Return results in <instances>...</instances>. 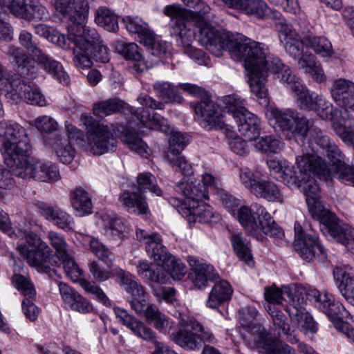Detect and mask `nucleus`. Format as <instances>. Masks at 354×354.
Returning a JSON list of instances; mask_svg holds the SVG:
<instances>
[{
    "mask_svg": "<svg viewBox=\"0 0 354 354\" xmlns=\"http://www.w3.org/2000/svg\"><path fill=\"white\" fill-rule=\"evenodd\" d=\"M239 319L241 324L245 328H249V333L252 335V341L254 345L257 348V342L255 339V337L252 330L254 327L257 326H261L263 327L261 324H254L253 321L255 319L257 315V310L254 307L252 306H245L241 308L239 311Z\"/></svg>",
    "mask_w": 354,
    "mask_h": 354,
    "instance_id": "nucleus-58",
    "label": "nucleus"
},
{
    "mask_svg": "<svg viewBox=\"0 0 354 354\" xmlns=\"http://www.w3.org/2000/svg\"><path fill=\"white\" fill-rule=\"evenodd\" d=\"M297 180L299 182L297 187L306 196V202L313 218L319 222L321 227L324 223H328L335 214L326 209L319 201V189L315 178L300 171L299 174L295 176V180Z\"/></svg>",
    "mask_w": 354,
    "mask_h": 354,
    "instance_id": "nucleus-12",
    "label": "nucleus"
},
{
    "mask_svg": "<svg viewBox=\"0 0 354 354\" xmlns=\"http://www.w3.org/2000/svg\"><path fill=\"white\" fill-rule=\"evenodd\" d=\"M123 109L129 110L132 114L136 117L138 113H142L145 111L143 109L138 112V110H135L132 106H129L122 100L118 99H111L109 100L103 101L97 104L94 105L93 112L94 114L100 118H104L109 115L115 113ZM138 119V118H136ZM139 122L140 121L137 120Z\"/></svg>",
    "mask_w": 354,
    "mask_h": 354,
    "instance_id": "nucleus-38",
    "label": "nucleus"
},
{
    "mask_svg": "<svg viewBox=\"0 0 354 354\" xmlns=\"http://www.w3.org/2000/svg\"><path fill=\"white\" fill-rule=\"evenodd\" d=\"M124 22L129 32L138 34L139 37H143L145 40L147 38H149V37L152 34L151 31L149 29L148 24L138 17H127Z\"/></svg>",
    "mask_w": 354,
    "mask_h": 354,
    "instance_id": "nucleus-61",
    "label": "nucleus"
},
{
    "mask_svg": "<svg viewBox=\"0 0 354 354\" xmlns=\"http://www.w3.org/2000/svg\"><path fill=\"white\" fill-rule=\"evenodd\" d=\"M198 41L214 56L220 57L223 50H227L233 59L243 61L244 66L249 67L254 63L252 56H261L266 50V48L259 42L240 35L219 32L208 24L200 28Z\"/></svg>",
    "mask_w": 354,
    "mask_h": 354,
    "instance_id": "nucleus-1",
    "label": "nucleus"
},
{
    "mask_svg": "<svg viewBox=\"0 0 354 354\" xmlns=\"http://www.w3.org/2000/svg\"><path fill=\"white\" fill-rule=\"evenodd\" d=\"M183 217L189 223L198 221L201 223H216L221 220L218 213L208 204L199 201L192 205L191 209H184Z\"/></svg>",
    "mask_w": 354,
    "mask_h": 354,
    "instance_id": "nucleus-30",
    "label": "nucleus"
},
{
    "mask_svg": "<svg viewBox=\"0 0 354 354\" xmlns=\"http://www.w3.org/2000/svg\"><path fill=\"white\" fill-rule=\"evenodd\" d=\"M123 139L131 150L134 151L143 158H147L149 156L151 151L149 147L138 134L127 131Z\"/></svg>",
    "mask_w": 354,
    "mask_h": 354,
    "instance_id": "nucleus-59",
    "label": "nucleus"
},
{
    "mask_svg": "<svg viewBox=\"0 0 354 354\" xmlns=\"http://www.w3.org/2000/svg\"><path fill=\"white\" fill-rule=\"evenodd\" d=\"M12 282L15 286L21 292L25 299L22 301V310L26 317L31 322L35 321L39 315V310L33 302L36 292L32 283L21 274H14Z\"/></svg>",
    "mask_w": 354,
    "mask_h": 354,
    "instance_id": "nucleus-24",
    "label": "nucleus"
},
{
    "mask_svg": "<svg viewBox=\"0 0 354 354\" xmlns=\"http://www.w3.org/2000/svg\"><path fill=\"white\" fill-rule=\"evenodd\" d=\"M114 313L119 321L137 337L153 344L154 351L152 354H177L164 342H159L156 333L145 323L132 316L120 308H114Z\"/></svg>",
    "mask_w": 354,
    "mask_h": 354,
    "instance_id": "nucleus-16",
    "label": "nucleus"
},
{
    "mask_svg": "<svg viewBox=\"0 0 354 354\" xmlns=\"http://www.w3.org/2000/svg\"><path fill=\"white\" fill-rule=\"evenodd\" d=\"M116 274L120 280V285L133 297H145V292L143 286L129 272L122 269L117 270Z\"/></svg>",
    "mask_w": 354,
    "mask_h": 354,
    "instance_id": "nucleus-50",
    "label": "nucleus"
},
{
    "mask_svg": "<svg viewBox=\"0 0 354 354\" xmlns=\"http://www.w3.org/2000/svg\"><path fill=\"white\" fill-rule=\"evenodd\" d=\"M196 120L199 124L207 130L219 129L223 131L229 138L235 137L234 131L225 123L219 106L213 102L209 96L201 99L193 105Z\"/></svg>",
    "mask_w": 354,
    "mask_h": 354,
    "instance_id": "nucleus-13",
    "label": "nucleus"
},
{
    "mask_svg": "<svg viewBox=\"0 0 354 354\" xmlns=\"http://www.w3.org/2000/svg\"><path fill=\"white\" fill-rule=\"evenodd\" d=\"M176 193L183 195L187 201L196 203L203 199H208L207 192L200 180L192 177H185L174 186Z\"/></svg>",
    "mask_w": 354,
    "mask_h": 354,
    "instance_id": "nucleus-32",
    "label": "nucleus"
},
{
    "mask_svg": "<svg viewBox=\"0 0 354 354\" xmlns=\"http://www.w3.org/2000/svg\"><path fill=\"white\" fill-rule=\"evenodd\" d=\"M294 248L299 256L306 261L317 259L324 261L327 256L318 237L315 234L306 233L299 223L295 222Z\"/></svg>",
    "mask_w": 354,
    "mask_h": 354,
    "instance_id": "nucleus-19",
    "label": "nucleus"
},
{
    "mask_svg": "<svg viewBox=\"0 0 354 354\" xmlns=\"http://www.w3.org/2000/svg\"><path fill=\"white\" fill-rule=\"evenodd\" d=\"M82 121L86 130L87 151L100 156L115 150L117 139L113 135V125L101 124L88 115L82 116Z\"/></svg>",
    "mask_w": 354,
    "mask_h": 354,
    "instance_id": "nucleus-10",
    "label": "nucleus"
},
{
    "mask_svg": "<svg viewBox=\"0 0 354 354\" xmlns=\"http://www.w3.org/2000/svg\"><path fill=\"white\" fill-rule=\"evenodd\" d=\"M286 289V292L292 297V308L286 309L290 319L297 322L298 328L305 334H315L318 331V325L304 308V296H301L293 286Z\"/></svg>",
    "mask_w": 354,
    "mask_h": 354,
    "instance_id": "nucleus-21",
    "label": "nucleus"
},
{
    "mask_svg": "<svg viewBox=\"0 0 354 354\" xmlns=\"http://www.w3.org/2000/svg\"><path fill=\"white\" fill-rule=\"evenodd\" d=\"M171 339L185 350L195 351L201 348V339L197 333L185 328L173 332L171 334Z\"/></svg>",
    "mask_w": 354,
    "mask_h": 354,
    "instance_id": "nucleus-44",
    "label": "nucleus"
},
{
    "mask_svg": "<svg viewBox=\"0 0 354 354\" xmlns=\"http://www.w3.org/2000/svg\"><path fill=\"white\" fill-rule=\"evenodd\" d=\"M57 265L59 266L62 264L63 268L67 276L71 278L73 281H77L82 275V270L78 267L76 262L73 259L71 253L68 254V257H61L57 259Z\"/></svg>",
    "mask_w": 354,
    "mask_h": 354,
    "instance_id": "nucleus-64",
    "label": "nucleus"
},
{
    "mask_svg": "<svg viewBox=\"0 0 354 354\" xmlns=\"http://www.w3.org/2000/svg\"><path fill=\"white\" fill-rule=\"evenodd\" d=\"M297 163L300 171L309 176H317L320 180L328 181L332 178L338 179L341 183L354 186V165L350 166L344 160L329 167L320 157L313 154L298 156Z\"/></svg>",
    "mask_w": 354,
    "mask_h": 354,
    "instance_id": "nucleus-8",
    "label": "nucleus"
},
{
    "mask_svg": "<svg viewBox=\"0 0 354 354\" xmlns=\"http://www.w3.org/2000/svg\"><path fill=\"white\" fill-rule=\"evenodd\" d=\"M58 286L64 304L71 310L82 314L88 313L93 310L91 303L75 289L63 282H60Z\"/></svg>",
    "mask_w": 354,
    "mask_h": 354,
    "instance_id": "nucleus-29",
    "label": "nucleus"
},
{
    "mask_svg": "<svg viewBox=\"0 0 354 354\" xmlns=\"http://www.w3.org/2000/svg\"><path fill=\"white\" fill-rule=\"evenodd\" d=\"M237 219L240 224L243 227L245 232L249 234L250 231L252 230V226H257L255 220L257 214H254V204L251 207L248 206H241L236 211Z\"/></svg>",
    "mask_w": 354,
    "mask_h": 354,
    "instance_id": "nucleus-62",
    "label": "nucleus"
},
{
    "mask_svg": "<svg viewBox=\"0 0 354 354\" xmlns=\"http://www.w3.org/2000/svg\"><path fill=\"white\" fill-rule=\"evenodd\" d=\"M71 205L80 216L91 214L92 203L88 192L82 187H76L71 192Z\"/></svg>",
    "mask_w": 354,
    "mask_h": 354,
    "instance_id": "nucleus-45",
    "label": "nucleus"
},
{
    "mask_svg": "<svg viewBox=\"0 0 354 354\" xmlns=\"http://www.w3.org/2000/svg\"><path fill=\"white\" fill-rule=\"evenodd\" d=\"M137 184L138 185L133 184L131 187L140 192L141 190H149L158 196L162 194V191L157 185L155 176L149 172L140 174L137 177Z\"/></svg>",
    "mask_w": 354,
    "mask_h": 354,
    "instance_id": "nucleus-56",
    "label": "nucleus"
},
{
    "mask_svg": "<svg viewBox=\"0 0 354 354\" xmlns=\"http://www.w3.org/2000/svg\"><path fill=\"white\" fill-rule=\"evenodd\" d=\"M252 194L271 202H283V197L276 183L267 180H259Z\"/></svg>",
    "mask_w": 354,
    "mask_h": 354,
    "instance_id": "nucleus-41",
    "label": "nucleus"
},
{
    "mask_svg": "<svg viewBox=\"0 0 354 354\" xmlns=\"http://www.w3.org/2000/svg\"><path fill=\"white\" fill-rule=\"evenodd\" d=\"M1 151L5 164L10 169L28 158L31 146L27 131L18 123L0 121Z\"/></svg>",
    "mask_w": 354,
    "mask_h": 354,
    "instance_id": "nucleus-6",
    "label": "nucleus"
},
{
    "mask_svg": "<svg viewBox=\"0 0 354 354\" xmlns=\"http://www.w3.org/2000/svg\"><path fill=\"white\" fill-rule=\"evenodd\" d=\"M304 42L307 47L322 57H331L334 54L331 42L325 37L308 34L304 37Z\"/></svg>",
    "mask_w": 354,
    "mask_h": 354,
    "instance_id": "nucleus-46",
    "label": "nucleus"
},
{
    "mask_svg": "<svg viewBox=\"0 0 354 354\" xmlns=\"http://www.w3.org/2000/svg\"><path fill=\"white\" fill-rule=\"evenodd\" d=\"M52 41H56L63 48L71 49L74 66L82 70L92 66L90 51L93 46L99 45L102 40L95 28L84 25V22H82L69 24L66 37L64 35H55Z\"/></svg>",
    "mask_w": 354,
    "mask_h": 354,
    "instance_id": "nucleus-3",
    "label": "nucleus"
},
{
    "mask_svg": "<svg viewBox=\"0 0 354 354\" xmlns=\"http://www.w3.org/2000/svg\"><path fill=\"white\" fill-rule=\"evenodd\" d=\"M283 147V142L272 136H262L255 143L257 151L277 153Z\"/></svg>",
    "mask_w": 354,
    "mask_h": 354,
    "instance_id": "nucleus-63",
    "label": "nucleus"
},
{
    "mask_svg": "<svg viewBox=\"0 0 354 354\" xmlns=\"http://www.w3.org/2000/svg\"><path fill=\"white\" fill-rule=\"evenodd\" d=\"M321 227L322 231L326 230L335 240L342 245L348 246L354 244V232L350 230L346 225L337 219L335 215Z\"/></svg>",
    "mask_w": 354,
    "mask_h": 354,
    "instance_id": "nucleus-35",
    "label": "nucleus"
},
{
    "mask_svg": "<svg viewBox=\"0 0 354 354\" xmlns=\"http://www.w3.org/2000/svg\"><path fill=\"white\" fill-rule=\"evenodd\" d=\"M280 39L286 52L295 59L304 53V37L301 39L295 31L286 28L281 32Z\"/></svg>",
    "mask_w": 354,
    "mask_h": 354,
    "instance_id": "nucleus-40",
    "label": "nucleus"
},
{
    "mask_svg": "<svg viewBox=\"0 0 354 354\" xmlns=\"http://www.w3.org/2000/svg\"><path fill=\"white\" fill-rule=\"evenodd\" d=\"M15 176L23 179L33 178L42 182H53L60 178L58 168L50 162L41 160L25 161L11 169Z\"/></svg>",
    "mask_w": 354,
    "mask_h": 354,
    "instance_id": "nucleus-18",
    "label": "nucleus"
},
{
    "mask_svg": "<svg viewBox=\"0 0 354 354\" xmlns=\"http://www.w3.org/2000/svg\"><path fill=\"white\" fill-rule=\"evenodd\" d=\"M297 157L296 158V159ZM296 164H297L296 162ZM267 165L270 170L274 174L279 175L282 180H287L289 183V178L292 180L294 185L297 187L298 180H295L297 174H299L300 169L297 167L298 171H292L290 167L286 165V162H282L277 159H270L267 161ZM298 166V165H297Z\"/></svg>",
    "mask_w": 354,
    "mask_h": 354,
    "instance_id": "nucleus-52",
    "label": "nucleus"
},
{
    "mask_svg": "<svg viewBox=\"0 0 354 354\" xmlns=\"http://www.w3.org/2000/svg\"><path fill=\"white\" fill-rule=\"evenodd\" d=\"M309 140L310 142L316 143L328 157L331 163L330 166L328 165L329 167H332L344 160V155L338 146L327 135L324 134L318 126L311 129Z\"/></svg>",
    "mask_w": 354,
    "mask_h": 354,
    "instance_id": "nucleus-27",
    "label": "nucleus"
},
{
    "mask_svg": "<svg viewBox=\"0 0 354 354\" xmlns=\"http://www.w3.org/2000/svg\"><path fill=\"white\" fill-rule=\"evenodd\" d=\"M187 262L194 272L193 282L198 288L205 286L208 280L214 281L219 278L212 266L201 262L197 257L189 256Z\"/></svg>",
    "mask_w": 354,
    "mask_h": 354,
    "instance_id": "nucleus-34",
    "label": "nucleus"
},
{
    "mask_svg": "<svg viewBox=\"0 0 354 354\" xmlns=\"http://www.w3.org/2000/svg\"><path fill=\"white\" fill-rule=\"evenodd\" d=\"M8 54L12 59V62L17 66L18 73H21L24 77L35 78L38 72L37 64L60 84L67 85L70 82V77L64 70L61 63L50 57L41 48L35 49L31 55L32 59L18 47L10 46L8 48Z\"/></svg>",
    "mask_w": 354,
    "mask_h": 354,
    "instance_id": "nucleus-5",
    "label": "nucleus"
},
{
    "mask_svg": "<svg viewBox=\"0 0 354 354\" xmlns=\"http://www.w3.org/2000/svg\"><path fill=\"white\" fill-rule=\"evenodd\" d=\"M145 318L148 324L160 332L165 331L169 325V319L154 304L149 305Z\"/></svg>",
    "mask_w": 354,
    "mask_h": 354,
    "instance_id": "nucleus-55",
    "label": "nucleus"
},
{
    "mask_svg": "<svg viewBox=\"0 0 354 354\" xmlns=\"http://www.w3.org/2000/svg\"><path fill=\"white\" fill-rule=\"evenodd\" d=\"M252 333L257 342V348L263 349L268 354H296L295 350L276 337H270L264 327L257 326Z\"/></svg>",
    "mask_w": 354,
    "mask_h": 354,
    "instance_id": "nucleus-28",
    "label": "nucleus"
},
{
    "mask_svg": "<svg viewBox=\"0 0 354 354\" xmlns=\"http://www.w3.org/2000/svg\"><path fill=\"white\" fill-rule=\"evenodd\" d=\"M266 115L269 123L275 129H279L288 139H304L317 124L313 119L305 116H299V113L292 109L281 110L276 107H267Z\"/></svg>",
    "mask_w": 354,
    "mask_h": 354,
    "instance_id": "nucleus-7",
    "label": "nucleus"
},
{
    "mask_svg": "<svg viewBox=\"0 0 354 354\" xmlns=\"http://www.w3.org/2000/svg\"><path fill=\"white\" fill-rule=\"evenodd\" d=\"M163 13L170 18L169 30L176 37L178 46L189 57L200 65L207 64V59L203 50L192 46L194 39V16L192 12L183 10L180 5L174 3L166 6Z\"/></svg>",
    "mask_w": 354,
    "mask_h": 354,
    "instance_id": "nucleus-4",
    "label": "nucleus"
},
{
    "mask_svg": "<svg viewBox=\"0 0 354 354\" xmlns=\"http://www.w3.org/2000/svg\"><path fill=\"white\" fill-rule=\"evenodd\" d=\"M295 287L298 293L301 296H304L302 289L297 284H290L288 286H283L281 289L277 287H270L266 289L264 295L266 301L269 303L268 305L274 306V304H281L283 299V295L286 296L288 299L290 304L292 306V297L288 295L286 292L287 288Z\"/></svg>",
    "mask_w": 354,
    "mask_h": 354,
    "instance_id": "nucleus-54",
    "label": "nucleus"
},
{
    "mask_svg": "<svg viewBox=\"0 0 354 354\" xmlns=\"http://www.w3.org/2000/svg\"><path fill=\"white\" fill-rule=\"evenodd\" d=\"M225 109L238 123L240 133L248 140H254L260 135V120L245 107V101L236 95L225 96Z\"/></svg>",
    "mask_w": 354,
    "mask_h": 354,
    "instance_id": "nucleus-11",
    "label": "nucleus"
},
{
    "mask_svg": "<svg viewBox=\"0 0 354 354\" xmlns=\"http://www.w3.org/2000/svg\"><path fill=\"white\" fill-rule=\"evenodd\" d=\"M56 10L67 17L70 24L84 22L88 12L86 0H53Z\"/></svg>",
    "mask_w": 354,
    "mask_h": 354,
    "instance_id": "nucleus-25",
    "label": "nucleus"
},
{
    "mask_svg": "<svg viewBox=\"0 0 354 354\" xmlns=\"http://www.w3.org/2000/svg\"><path fill=\"white\" fill-rule=\"evenodd\" d=\"M330 93L337 106L354 111V82L344 78L336 79L332 82Z\"/></svg>",
    "mask_w": 354,
    "mask_h": 354,
    "instance_id": "nucleus-26",
    "label": "nucleus"
},
{
    "mask_svg": "<svg viewBox=\"0 0 354 354\" xmlns=\"http://www.w3.org/2000/svg\"><path fill=\"white\" fill-rule=\"evenodd\" d=\"M45 137L46 136L44 135V139H45L46 144L53 146L57 157L64 164L71 162L75 156V151L67 140L59 136L57 138H54L53 141L50 142L48 141Z\"/></svg>",
    "mask_w": 354,
    "mask_h": 354,
    "instance_id": "nucleus-48",
    "label": "nucleus"
},
{
    "mask_svg": "<svg viewBox=\"0 0 354 354\" xmlns=\"http://www.w3.org/2000/svg\"><path fill=\"white\" fill-rule=\"evenodd\" d=\"M178 315H177L178 319H179L180 324L183 326H190L192 330L198 333L197 336L201 339V345L203 343L208 342L210 344H214L216 342V339L212 333V331L207 328H205L201 323L198 322L194 317H189L185 313H182L178 312ZM176 316V315H174Z\"/></svg>",
    "mask_w": 354,
    "mask_h": 354,
    "instance_id": "nucleus-43",
    "label": "nucleus"
},
{
    "mask_svg": "<svg viewBox=\"0 0 354 354\" xmlns=\"http://www.w3.org/2000/svg\"><path fill=\"white\" fill-rule=\"evenodd\" d=\"M230 8L241 10L248 15L262 17L268 9L267 4L262 0H221Z\"/></svg>",
    "mask_w": 354,
    "mask_h": 354,
    "instance_id": "nucleus-39",
    "label": "nucleus"
},
{
    "mask_svg": "<svg viewBox=\"0 0 354 354\" xmlns=\"http://www.w3.org/2000/svg\"><path fill=\"white\" fill-rule=\"evenodd\" d=\"M136 235L137 239L145 244L149 257L158 264H161L160 267H162L167 261H169L170 257H174L162 245V236L159 234H150L144 230L138 229L136 230Z\"/></svg>",
    "mask_w": 354,
    "mask_h": 354,
    "instance_id": "nucleus-23",
    "label": "nucleus"
},
{
    "mask_svg": "<svg viewBox=\"0 0 354 354\" xmlns=\"http://www.w3.org/2000/svg\"><path fill=\"white\" fill-rule=\"evenodd\" d=\"M168 272L174 280H180L186 274V267L174 256L162 266H155L146 261H140L137 266L138 274L151 282L165 283L168 280Z\"/></svg>",
    "mask_w": 354,
    "mask_h": 354,
    "instance_id": "nucleus-15",
    "label": "nucleus"
},
{
    "mask_svg": "<svg viewBox=\"0 0 354 354\" xmlns=\"http://www.w3.org/2000/svg\"><path fill=\"white\" fill-rule=\"evenodd\" d=\"M21 73H13L8 77V85L3 88L6 97L13 102L17 103L24 99L32 105L43 106L46 105V99L39 88L27 81Z\"/></svg>",
    "mask_w": 354,
    "mask_h": 354,
    "instance_id": "nucleus-14",
    "label": "nucleus"
},
{
    "mask_svg": "<svg viewBox=\"0 0 354 354\" xmlns=\"http://www.w3.org/2000/svg\"><path fill=\"white\" fill-rule=\"evenodd\" d=\"M260 44L266 48L264 55L252 56L254 63L251 67L245 66V68L248 72V82L252 93L261 104L268 106L269 97L266 83L268 71L277 74L280 81L286 84L292 91L297 89L295 87H299L302 83L288 66L285 65L279 57L270 53L266 44Z\"/></svg>",
    "mask_w": 354,
    "mask_h": 354,
    "instance_id": "nucleus-2",
    "label": "nucleus"
},
{
    "mask_svg": "<svg viewBox=\"0 0 354 354\" xmlns=\"http://www.w3.org/2000/svg\"><path fill=\"white\" fill-rule=\"evenodd\" d=\"M17 236L24 238L28 243V245L17 244V249L30 266L36 268L39 272L47 273L51 266L57 265L58 262L53 251L36 234L19 232Z\"/></svg>",
    "mask_w": 354,
    "mask_h": 354,
    "instance_id": "nucleus-9",
    "label": "nucleus"
},
{
    "mask_svg": "<svg viewBox=\"0 0 354 354\" xmlns=\"http://www.w3.org/2000/svg\"><path fill=\"white\" fill-rule=\"evenodd\" d=\"M37 207L47 220L53 221L59 228L66 231L73 230V218L64 210L44 202H38Z\"/></svg>",
    "mask_w": 354,
    "mask_h": 354,
    "instance_id": "nucleus-33",
    "label": "nucleus"
},
{
    "mask_svg": "<svg viewBox=\"0 0 354 354\" xmlns=\"http://www.w3.org/2000/svg\"><path fill=\"white\" fill-rule=\"evenodd\" d=\"M328 305L323 313L333 323L337 330H344L346 323L342 321L350 315L349 313L345 309L344 306L339 301L332 299V302Z\"/></svg>",
    "mask_w": 354,
    "mask_h": 354,
    "instance_id": "nucleus-47",
    "label": "nucleus"
},
{
    "mask_svg": "<svg viewBox=\"0 0 354 354\" xmlns=\"http://www.w3.org/2000/svg\"><path fill=\"white\" fill-rule=\"evenodd\" d=\"M230 241L237 257L249 266L253 264L252 254L246 239L241 234L234 233L230 237Z\"/></svg>",
    "mask_w": 354,
    "mask_h": 354,
    "instance_id": "nucleus-49",
    "label": "nucleus"
},
{
    "mask_svg": "<svg viewBox=\"0 0 354 354\" xmlns=\"http://www.w3.org/2000/svg\"><path fill=\"white\" fill-rule=\"evenodd\" d=\"M266 309L272 317L274 330L277 331L278 335L285 336L286 340L291 344L297 343V335L295 330H291L285 314L277 310L275 306L268 305Z\"/></svg>",
    "mask_w": 354,
    "mask_h": 354,
    "instance_id": "nucleus-36",
    "label": "nucleus"
},
{
    "mask_svg": "<svg viewBox=\"0 0 354 354\" xmlns=\"http://www.w3.org/2000/svg\"><path fill=\"white\" fill-rule=\"evenodd\" d=\"M254 211L257 216L255 220L257 226H252V230L250 231L249 235L259 241H262L265 236L279 239L283 236V230L263 206L254 203Z\"/></svg>",
    "mask_w": 354,
    "mask_h": 354,
    "instance_id": "nucleus-22",
    "label": "nucleus"
},
{
    "mask_svg": "<svg viewBox=\"0 0 354 354\" xmlns=\"http://www.w3.org/2000/svg\"><path fill=\"white\" fill-rule=\"evenodd\" d=\"M119 201L131 214L147 216L149 213L146 196L132 187L123 191L119 197Z\"/></svg>",
    "mask_w": 354,
    "mask_h": 354,
    "instance_id": "nucleus-31",
    "label": "nucleus"
},
{
    "mask_svg": "<svg viewBox=\"0 0 354 354\" xmlns=\"http://www.w3.org/2000/svg\"><path fill=\"white\" fill-rule=\"evenodd\" d=\"M293 92L295 93L296 102L298 106L306 111H315L319 117L326 120H334V109L333 105L321 95L310 92L303 84Z\"/></svg>",
    "mask_w": 354,
    "mask_h": 354,
    "instance_id": "nucleus-20",
    "label": "nucleus"
},
{
    "mask_svg": "<svg viewBox=\"0 0 354 354\" xmlns=\"http://www.w3.org/2000/svg\"><path fill=\"white\" fill-rule=\"evenodd\" d=\"M48 239L51 246L55 250L53 255L56 260L61 257H68L70 252L64 236L57 232L50 231L48 234Z\"/></svg>",
    "mask_w": 354,
    "mask_h": 354,
    "instance_id": "nucleus-60",
    "label": "nucleus"
},
{
    "mask_svg": "<svg viewBox=\"0 0 354 354\" xmlns=\"http://www.w3.org/2000/svg\"><path fill=\"white\" fill-rule=\"evenodd\" d=\"M153 88L156 96L165 103H181L183 100L175 86L167 82H157L153 85Z\"/></svg>",
    "mask_w": 354,
    "mask_h": 354,
    "instance_id": "nucleus-51",
    "label": "nucleus"
},
{
    "mask_svg": "<svg viewBox=\"0 0 354 354\" xmlns=\"http://www.w3.org/2000/svg\"><path fill=\"white\" fill-rule=\"evenodd\" d=\"M95 21L109 32H115L118 29V17L112 10L104 7L96 10Z\"/></svg>",
    "mask_w": 354,
    "mask_h": 354,
    "instance_id": "nucleus-53",
    "label": "nucleus"
},
{
    "mask_svg": "<svg viewBox=\"0 0 354 354\" xmlns=\"http://www.w3.org/2000/svg\"><path fill=\"white\" fill-rule=\"evenodd\" d=\"M232 294V287L227 281L221 280L217 281L209 294L207 306L211 308H216L228 301Z\"/></svg>",
    "mask_w": 354,
    "mask_h": 354,
    "instance_id": "nucleus-42",
    "label": "nucleus"
},
{
    "mask_svg": "<svg viewBox=\"0 0 354 354\" xmlns=\"http://www.w3.org/2000/svg\"><path fill=\"white\" fill-rule=\"evenodd\" d=\"M91 252L107 266H111L115 260L112 251L97 239L92 238L89 241Z\"/></svg>",
    "mask_w": 354,
    "mask_h": 354,
    "instance_id": "nucleus-57",
    "label": "nucleus"
},
{
    "mask_svg": "<svg viewBox=\"0 0 354 354\" xmlns=\"http://www.w3.org/2000/svg\"><path fill=\"white\" fill-rule=\"evenodd\" d=\"M116 50L126 59L135 61L131 66L133 72L142 73L147 71L148 66L145 62L142 59L139 47L136 44L120 41L116 44Z\"/></svg>",
    "mask_w": 354,
    "mask_h": 354,
    "instance_id": "nucleus-37",
    "label": "nucleus"
},
{
    "mask_svg": "<svg viewBox=\"0 0 354 354\" xmlns=\"http://www.w3.org/2000/svg\"><path fill=\"white\" fill-rule=\"evenodd\" d=\"M140 123L151 129H155L165 133H171L169 139V149L167 153H180L185 147L189 143L187 136L180 131H173L167 120L158 114L151 115L147 111H143L136 115Z\"/></svg>",
    "mask_w": 354,
    "mask_h": 354,
    "instance_id": "nucleus-17",
    "label": "nucleus"
}]
</instances>
